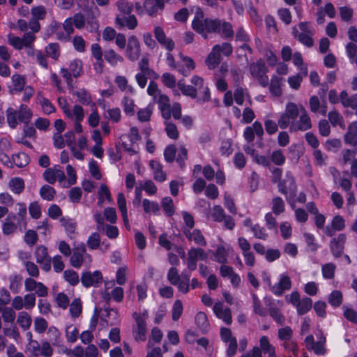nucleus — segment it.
I'll return each instance as SVG.
<instances>
[{"instance_id":"obj_11","label":"nucleus","mask_w":357,"mask_h":357,"mask_svg":"<svg viewBox=\"0 0 357 357\" xmlns=\"http://www.w3.org/2000/svg\"><path fill=\"white\" fill-rule=\"evenodd\" d=\"M215 315L222 319L226 324L230 325L232 322L231 312L229 308L223 309L222 304L215 303L213 307Z\"/></svg>"},{"instance_id":"obj_64","label":"nucleus","mask_w":357,"mask_h":357,"mask_svg":"<svg viewBox=\"0 0 357 357\" xmlns=\"http://www.w3.org/2000/svg\"><path fill=\"white\" fill-rule=\"evenodd\" d=\"M176 153V146L170 144L166 146L164 150V158L167 162H172L175 160Z\"/></svg>"},{"instance_id":"obj_19","label":"nucleus","mask_w":357,"mask_h":357,"mask_svg":"<svg viewBox=\"0 0 357 357\" xmlns=\"http://www.w3.org/2000/svg\"><path fill=\"white\" fill-rule=\"evenodd\" d=\"M17 121L22 123L24 125L30 123L32 117V112L27 105L21 104L20 109L17 110Z\"/></svg>"},{"instance_id":"obj_15","label":"nucleus","mask_w":357,"mask_h":357,"mask_svg":"<svg viewBox=\"0 0 357 357\" xmlns=\"http://www.w3.org/2000/svg\"><path fill=\"white\" fill-rule=\"evenodd\" d=\"M268 71L265 61L262 59L257 60L250 65V72L254 78H257L263 74H266Z\"/></svg>"},{"instance_id":"obj_61","label":"nucleus","mask_w":357,"mask_h":357,"mask_svg":"<svg viewBox=\"0 0 357 357\" xmlns=\"http://www.w3.org/2000/svg\"><path fill=\"white\" fill-rule=\"evenodd\" d=\"M29 212L33 219H38L41 216V207L37 201L30 203Z\"/></svg>"},{"instance_id":"obj_26","label":"nucleus","mask_w":357,"mask_h":357,"mask_svg":"<svg viewBox=\"0 0 357 357\" xmlns=\"http://www.w3.org/2000/svg\"><path fill=\"white\" fill-rule=\"evenodd\" d=\"M161 206L166 216L172 217L174 214V205L171 197H165L162 198L161 201Z\"/></svg>"},{"instance_id":"obj_48","label":"nucleus","mask_w":357,"mask_h":357,"mask_svg":"<svg viewBox=\"0 0 357 357\" xmlns=\"http://www.w3.org/2000/svg\"><path fill=\"white\" fill-rule=\"evenodd\" d=\"M195 322L200 329H205L209 326L206 314L204 312H199L195 317Z\"/></svg>"},{"instance_id":"obj_49","label":"nucleus","mask_w":357,"mask_h":357,"mask_svg":"<svg viewBox=\"0 0 357 357\" xmlns=\"http://www.w3.org/2000/svg\"><path fill=\"white\" fill-rule=\"evenodd\" d=\"M12 82L15 91L20 92L24 89L25 86V79L23 76L17 73H15L12 77Z\"/></svg>"},{"instance_id":"obj_42","label":"nucleus","mask_w":357,"mask_h":357,"mask_svg":"<svg viewBox=\"0 0 357 357\" xmlns=\"http://www.w3.org/2000/svg\"><path fill=\"white\" fill-rule=\"evenodd\" d=\"M7 123L10 128H15L17 126V110L12 107L6 109Z\"/></svg>"},{"instance_id":"obj_10","label":"nucleus","mask_w":357,"mask_h":357,"mask_svg":"<svg viewBox=\"0 0 357 357\" xmlns=\"http://www.w3.org/2000/svg\"><path fill=\"white\" fill-rule=\"evenodd\" d=\"M85 255V258H89V261H91V256L89 254H86V248L82 246L81 248H76L73 252V255L70 257V264L71 265L76 268H79L84 261V256Z\"/></svg>"},{"instance_id":"obj_44","label":"nucleus","mask_w":357,"mask_h":357,"mask_svg":"<svg viewBox=\"0 0 357 357\" xmlns=\"http://www.w3.org/2000/svg\"><path fill=\"white\" fill-rule=\"evenodd\" d=\"M272 211L275 215H279L284 211L285 204L283 199L280 197H274L272 199Z\"/></svg>"},{"instance_id":"obj_7","label":"nucleus","mask_w":357,"mask_h":357,"mask_svg":"<svg viewBox=\"0 0 357 357\" xmlns=\"http://www.w3.org/2000/svg\"><path fill=\"white\" fill-rule=\"evenodd\" d=\"M207 259V255L201 248H191L188 251L187 267L191 271H195L197 267V261H204Z\"/></svg>"},{"instance_id":"obj_20","label":"nucleus","mask_w":357,"mask_h":357,"mask_svg":"<svg viewBox=\"0 0 357 357\" xmlns=\"http://www.w3.org/2000/svg\"><path fill=\"white\" fill-rule=\"evenodd\" d=\"M82 61L79 59H75L70 61L68 65V73H70L71 76L75 78H77L83 73Z\"/></svg>"},{"instance_id":"obj_31","label":"nucleus","mask_w":357,"mask_h":357,"mask_svg":"<svg viewBox=\"0 0 357 357\" xmlns=\"http://www.w3.org/2000/svg\"><path fill=\"white\" fill-rule=\"evenodd\" d=\"M19 206L18 209V218L17 220V224L19 227L23 226L24 227H26V217L27 214V209L26 204L24 202H20L17 204Z\"/></svg>"},{"instance_id":"obj_2","label":"nucleus","mask_w":357,"mask_h":357,"mask_svg":"<svg viewBox=\"0 0 357 357\" xmlns=\"http://www.w3.org/2000/svg\"><path fill=\"white\" fill-rule=\"evenodd\" d=\"M278 191L286 197L288 202L294 200L297 193L296 181L291 172L285 174L284 178L278 184Z\"/></svg>"},{"instance_id":"obj_50","label":"nucleus","mask_w":357,"mask_h":357,"mask_svg":"<svg viewBox=\"0 0 357 357\" xmlns=\"http://www.w3.org/2000/svg\"><path fill=\"white\" fill-rule=\"evenodd\" d=\"M328 303L333 307H339L342 303V291H331L328 296Z\"/></svg>"},{"instance_id":"obj_18","label":"nucleus","mask_w":357,"mask_h":357,"mask_svg":"<svg viewBox=\"0 0 357 357\" xmlns=\"http://www.w3.org/2000/svg\"><path fill=\"white\" fill-rule=\"evenodd\" d=\"M178 89L182 94L195 99L197 96V89L192 85H186L183 79H180L177 83Z\"/></svg>"},{"instance_id":"obj_23","label":"nucleus","mask_w":357,"mask_h":357,"mask_svg":"<svg viewBox=\"0 0 357 357\" xmlns=\"http://www.w3.org/2000/svg\"><path fill=\"white\" fill-rule=\"evenodd\" d=\"M8 187L13 193L20 195L24 189V181L20 177L12 178L8 183Z\"/></svg>"},{"instance_id":"obj_22","label":"nucleus","mask_w":357,"mask_h":357,"mask_svg":"<svg viewBox=\"0 0 357 357\" xmlns=\"http://www.w3.org/2000/svg\"><path fill=\"white\" fill-rule=\"evenodd\" d=\"M294 38H296L301 43L307 47H311L314 45V40L310 33H298L296 26L293 28L292 31Z\"/></svg>"},{"instance_id":"obj_47","label":"nucleus","mask_w":357,"mask_h":357,"mask_svg":"<svg viewBox=\"0 0 357 357\" xmlns=\"http://www.w3.org/2000/svg\"><path fill=\"white\" fill-rule=\"evenodd\" d=\"M269 315L279 325L284 326L285 324V317L280 310L277 307H269Z\"/></svg>"},{"instance_id":"obj_1","label":"nucleus","mask_w":357,"mask_h":357,"mask_svg":"<svg viewBox=\"0 0 357 357\" xmlns=\"http://www.w3.org/2000/svg\"><path fill=\"white\" fill-rule=\"evenodd\" d=\"M191 26L204 39L213 35H219L223 39H231L234 36L233 26L229 22L217 17H205L200 8L196 10Z\"/></svg>"},{"instance_id":"obj_58","label":"nucleus","mask_w":357,"mask_h":357,"mask_svg":"<svg viewBox=\"0 0 357 357\" xmlns=\"http://www.w3.org/2000/svg\"><path fill=\"white\" fill-rule=\"evenodd\" d=\"M38 236L36 231L28 229L24 234V240L30 247L34 245L38 241Z\"/></svg>"},{"instance_id":"obj_25","label":"nucleus","mask_w":357,"mask_h":357,"mask_svg":"<svg viewBox=\"0 0 357 357\" xmlns=\"http://www.w3.org/2000/svg\"><path fill=\"white\" fill-rule=\"evenodd\" d=\"M104 57L107 62L109 63L112 66H116L118 62L123 61V58L112 49H109L105 51Z\"/></svg>"},{"instance_id":"obj_60","label":"nucleus","mask_w":357,"mask_h":357,"mask_svg":"<svg viewBox=\"0 0 357 357\" xmlns=\"http://www.w3.org/2000/svg\"><path fill=\"white\" fill-rule=\"evenodd\" d=\"M270 160L275 165L280 166L282 165L285 162V156L283 154L282 150H276L273 151Z\"/></svg>"},{"instance_id":"obj_53","label":"nucleus","mask_w":357,"mask_h":357,"mask_svg":"<svg viewBox=\"0 0 357 357\" xmlns=\"http://www.w3.org/2000/svg\"><path fill=\"white\" fill-rule=\"evenodd\" d=\"M214 46L218 47V52L221 55L222 54L225 56H229L233 53V47L228 42H223L221 44H216Z\"/></svg>"},{"instance_id":"obj_27","label":"nucleus","mask_w":357,"mask_h":357,"mask_svg":"<svg viewBox=\"0 0 357 357\" xmlns=\"http://www.w3.org/2000/svg\"><path fill=\"white\" fill-rule=\"evenodd\" d=\"M39 194L43 199L52 201L56 195V190L49 185H43L40 189Z\"/></svg>"},{"instance_id":"obj_36","label":"nucleus","mask_w":357,"mask_h":357,"mask_svg":"<svg viewBox=\"0 0 357 357\" xmlns=\"http://www.w3.org/2000/svg\"><path fill=\"white\" fill-rule=\"evenodd\" d=\"M78 98L79 102L84 105H89L92 101L91 96L85 89H82L73 93Z\"/></svg>"},{"instance_id":"obj_14","label":"nucleus","mask_w":357,"mask_h":357,"mask_svg":"<svg viewBox=\"0 0 357 357\" xmlns=\"http://www.w3.org/2000/svg\"><path fill=\"white\" fill-rule=\"evenodd\" d=\"M62 227H63L67 236L73 239L75 238V230L77 227V223L73 218L69 217H62L59 220Z\"/></svg>"},{"instance_id":"obj_6","label":"nucleus","mask_w":357,"mask_h":357,"mask_svg":"<svg viewBox=\"0 0 357 357\" xmlns=\"http://www.w3.org/2000/svg\"><path fill=\"white\" fill-rule=\"evenodd\" d=\"M346 242L347 236L343 233L339 234L330 241V252L335 259H338L343 255Z\"/></svg>"},{"instance_id":"obj_40","label":"nucleus","mask_w":357,"mask_h":357,"mask_svg":"<svg viewBox=\"0 0 357 357\" xmlns=\"http://www.w3.org/2000/svg\"><path fill=\"white\" fill-rule=\"evenodd\" d=\"M211 216L213 221L217 222H222L225 218V213L221 206L215 205L212 208Z\"/></svg>"},{"instance_id":"obj_39","label":"nucleus","mask_w":357,"mask_h":357,"mask_svg":"<svg viewBox=\"0 0 357 357\" xmlns=\"http://www.w3.org/2000/svg\"><path fill=\"white\" fill-rule=\"evenodd\" d=\"M122 105L123 107V112L126 115H134L135 104L132 98L128 96H124L122 100Z\"/></svg>"},{"instance_id":"obj_29","label":"nucleus","mask_w":357,"mask_h":357,"mask_svg":"<svg viewBox=\"0 0 357 357\" xmlns=\"http://www.w3.org/2000/svg\"><path fill=\"white\" fill-rule=\"evenodd\" d=\"M312 307V301L309 297L301 299L300 303L296 307L299 315H303L309 312Z\"/></svg>"},{"instance_id":"obj_63","label":"nucleus","mask_w":357,"mask_h":357,"mask_svg":"<svg viewBox=\"0 0 357 357\" xmlns=\"http://www.w3.org/2000/svg\"><path fill=\"white\" fill-rule=\"evenodd\" d=\"M82 196V191L79 187H73L69 190L68 197L73 203H79Z\"/></svg>"},{"instance_id":"obj_37","label":"nucleus","mask_w":357,"mask_h":357,"mask_svg":"<svg viewBox=\"0 0 357 357\" xmlns=\"http://www.w3.org/2000/svg\"><path fill=\"white\" fill-rule=\"evenodd\" d=\"M47 55L54 60H58L60 56V45L57 43H50L45 47Z\"/></svg>"},{"instance_id":"obj_21","label":"nucleus","mask_w":357,"mask_h":357,"mask_svg":"<svg viewBox=\"0 0 357 357\" xmlns=\"http://www.w3.org/2000/svg\"><path fill=\"white\" fill-rule=\"evenodd\" d=\"M282 77L277 75H273L271 79L269 85V91L273 96L280 97L282 95L281 89Z\"/></svg>"},{"instance_id":"obj_16","label":"nucleus","mask_w":357,"mask_h":357,"mask_svg":"<svg viewBox=\"0 0 357 357\" xmlns=\"http://www.w3.org/2000/svg\"><path fill=\"white\" fill-rule=\"evenodd\" d=\"M259 347L265 355L268 357H278L275 351V347L271 344L267 336L263 335L259 338Z\"/></svg>"},{"instance_id":"obj_32","label":"nucleus","mask_w":357,"mask_h":357,"mask_svg":"<svg viewBox=\"0 0 357 357\" xmlns=\"http://www.w3.org/2000/svg\"><path fill=\"white\" fill-rule=\"evenodd\" d=\"M213 260L218 263L225 264L227 263V252L223 245H218L213 255Z\"/></svg>"},{"instance_id":"obj_38","label":"nucleus","mask_w":357,"mask_h":357,"mask_svg":"<svg viewBox=\"0 0 357 357\" xmlns=\"http://www.w3.org/2000/svg\"><path fill=\"white\" fill-rule=\"evenodd\" d=\"M336 266L332 263H326L321 267L323 278L327 280H331L335 277Z\"/></svg>"},{"instance_id":"obj_28","label":"nucleus","mask_w":357,"mask_h":357,"mask_svg":"<svg viewBox=\"0 0 357 357\" xmlns=\"http://www.w3.org/2000/svg\"><path fill=\"white\" fill-rule=\"evenodd\" d=\"M116 6L120 13L119 15H130L133 10V4L128 0H119Z\"/></svg>"},{"instance_id":"obj_8","label":"nucleus","mask_w":357,"mask_h":357,"mask_svg":"<svg viewBox=\"0 0 357 357\" xmlns=\"http://www.w3.org/2000/svg\"><path fill=\"white\" fill-rule=\"evenodd\" d=\"M115 24L119 29L126 27L130 30H133L137 26L138 21L135 15L133 14L128 15H116Z\"/></svg>"},{"instance_id":"obj_57","label":"nucleus","mask_w":357,"mask_h":357,"mask_svg":"<svg viewBox=\"0 0 357 357\" xmlns=\"http://www.w3.org/2000/svg\"><path fill=\"white\" fill-rule=\"evenodd\" d=\"M34 255L37 262H42L44 259L49 258L47 248L43 245L36 247Z\"/></svg>"},{"instance_id":"obj_43","label":"nucleus","mask_w":357,"mask_h":357,"mask_svg":"<svg viewBox=\"0 0 357 357\" xmlns=\"http://www.w3.org/2000/svg\"><path fill=\"white\" fill-rule=\"evenodd\" d=\"M156 5L153 0H145L143 3L146 13L151 17H156L158 10H160Z\"/></svg>"},{"instance_id":"obj_34","label":"nucleus","mask_w":357,"mask_h":357,"mask_svg":"<svg viewBox=\"0 0 357 357\" xmlns=\"http://www.w3.org/2000/svg\"><path fill=\"white\" fill-rule=\"evenodd\" d=\"M17 322L24 331H26L31 326V318L27 312H21L18 314Z\"/></svg>"},{"instance_id":"obj_4","label":"nucleus","mask_w":357,"mask_h":357,"mask_svg":"<svg viewBox=\"0 0 357 357\" xmlns=\"http://www.w3.org/2000/svg\"><path fill=\"white\" fill-rule=\"evenodd\" d=\"M125 56L132 62L137 61L141 56V45L137 37L131 35L128 38Z\"/></svg>"},{"instance_id":"obj_46","label":"nucleus","mask_w":357,"mask_h":357,"mask_svg":"<svg viewBox=\"0 0 357 357\" xmlns=\"http://www.w3.org/2000/svg\"><path fill=\"white\" fill-rule=\"evenodd\" d=\"M293 336V330L289 326L280 328L278 331V338L280 341L287 342L291 340Z\"/></svg>"},{"instance_id":"obj_5","label":"nucleus","mask_w":357,"mask_h":357,"mask_svg":"<svg viewBox=\"0 0 357 357\" xmlns=\"http://www.w3.org/2000/svg\"><path fill=\"white\" fill-rule=\"evenodd\" d=\"M81 282L85 288H98L103 282V277L101 271H84L81 276Z\"/></svg>"},{"instance_id":"obj_12","label":"nucleus","mask_w":357,"mask_h":357,"mask_svg":"<svg viewBox=\"0 0 357 357\" xmlns=\"http://www.w3.org/2000/svg\"><path fill=\"white\" fill-rule=\"evenodd\" d=\"M149 166L153 172V178L155 181L161 183L166 180L167 174L162 170V165L160 162L155 160H151Z\"/></svg>"},{"instance_id":"obj_33","label":"nucleus","mask_w":357,"mask_h":357,"mask_svg":"<svg viewBox=\"0 0 357 357\" xmlns=\"http://www.w3.org/2000/svg\"><path fill=\"white\" fill-rule=\"evenodd\" d=\"M356 43L349 42L346 45L345 50L351 63H355L357 66V45Z\"/></svg>"},{"instance_id":"obj_56","label":"nucleus","mask_w":357,"mask_h":357,"mask_svg":"<svg viewBox=\"0 0 357 357\" xmlns=\"http://www.w3.org/2000/svg\"><path fill=\"white\" fill-rule=\"evenodd\" d=\"M107 116L112 123H119L121 119V112L119 107L109 108L107 110Z\"/></svg>"},{"instance_id":"obj_59","label":"nucleus","mask_w":357,"mask_h":357,"mask_svg":"<svg viewBox=\"0 0 357 357\" xmlns=\"http://www.w3.org/2000/svg\"><path fill=\"white\" fill-rule=\"evenodd\" d=\"M163 84L169 89H173L176 85L175 77L169 73H164L161 77Z\"/></svg>"},{"instance_id":"obj_45","label":"nucleus","mask_w":357,"mask_h":357,"mask_svg":"<svg viewBox=\"0 0 357 357\" xmlns=\"http://www.w3.org/2000/svg\"><path fill=\"white\" fill-rule=\"evenodd\" d=\"M31 14L33 19L37 20H44L47 15L46 8L43 5L33 6L31 10Z\"/></svg>"},{"instance_id":"obj_51","label":"nucleus","mask_w":357,"mask_h":357,"mask_svg":"<svg viewBox=\"0 0 357 357\" xmlns=\"http://www.w3.org/2000/svg\"><path fill=\"white\" fill-rule=\"evenodd\" d=\"M168 137L172 139H177L179 137V132L176 126L171 122L165 123V129Z\"/></svg>"},{"instance_id":"obj_54","label":"nucleus","mask_w":357,"mask_h":357,"mask_svg":"<svg viewBox=\"0 0 357 357\" xmlns=\"http://www.w3.org/2000/svg\"><path fill=\"white\" fill-rule=\"evenodd\" d=\"M344 308V312L343 315L344 317L349 321L351 322L352 324H357V311H356L352 307H348L345 305L343 306Z\"/></svg>"},{"instance_id":"obj_30","label":"nucleus","mask_w":357,"mask_h":357,"mask_svg":"<svg viewBox=\"0 0 357 357\" xmlns=\"http://www.w3.org/2000/svg\"><path fill=\"white\" fill-rule=\"evenodd\" d=\"M143 208L145 213L152 212L154 215H159L160 206L157 202H151L145 198L142 201Z\"/></svg>"},{"instance_id":"obj_35","label":"nucleus","mask_w":357,"mask_h":357,"mask_svg":"<svg viewBox=\"0 0 357 357\" xmlns=\"http://www.w3.org/2000/svg\"><path fill=\"white\" fill-rule=\"evenodd\" d=\"M12 158L14 164L17 167H24L30 162L29 155L25 153L15 154L13 155Z\"/></svg>"},{"instance_id":"obj_13","label":"nucleus","mask_w":357,"mask_h":357,"mask_svg":"<svg viewBox=\"0 0 357 357\" xmlns=\"http://www.w3.org/2000/svg\"><path fill=\"white\" fill-rule=\"evenodd\" d=\"M220 61L221 56L218 52V47L213 46L205 60V63L208 69L213 70L218 66Z\"/></svg>"},{"instance_id":"obj_3","label":"nucleus","mask_w":357,"mask_h":357,"mask_svg":"<svg viewBox=\"0 0 357 357\" xmlns=\"http://www.w3.org/2000/svg\"><path fill=\"white\" fill-rule=\"evenodd\" d=\"M221 340L227 344L226 354L227 357H234L238 350V342L229 328L222 327L220 332Z\"/></svg>"},{"instance_id":"obj_62","label":"nucleus","mask_w":357,"mask_h":357,"mask_svg":"<svg viewBox=\"0 0 357 357\" xmlns=\"http://www.w3.org/2000/svg\"><path fill=\"white\" fill-rule=\"evenodd\" d=\"M100 244V236L98 232L92 233L87 240L88 247L91 250L97 249Z\"/></svg>"},{"instance_id":"obj_24","label":"nucleus","mask_w":357,"mask_h":357,"mask_svg":"<svg viewBox=\"0 0 357 357\" xmlns=\"http://www.w3.org/2000/svg\"><path fill=\"white\" fill-rule=\"evenodd\" d=\"M328 118L333 127L338 126L342 129L345 128L344 118L337 110L331 111L328 114Z\"/></svg>"},{"instance_id":"obj_55","label":"nucleus","mask_w":357,"mask_h":357,"mask_svg":"<svg viewBox=\"0 0 357 357\" xmlns=\"http://www.w3.org/2000/svg\"><path fill=\"white\" fill-rule=\"evenodd\" d=\"M64 279L71 285H76L79 282V275L77 272L73 270H66L63 272Z\"/></svg>"},{"instance_id":"obj_17","label":"nucleus","mask_w":357,"mask_h":357,"mask_svg":"<svg viewBox=\"0 0 357 357\" xmlns=\"http://www.w3.org/2000/svg\"><path fill=\"white\" fill-rule=\"evenodd\" d=\"M340 102L344 107L357 109V93L348 96L347 91L343 90L340 92Z\"/></svg>"},{"instance_id":"obj_52","label":"nucleus","mask_w":357,"mask_h":357,"mask_svg":"<svg viewBox=\"0 0 357 357\" xmlns=\"http://www.w3.org/2000/svg\"><path fill=\"white\" fill-rule=\"evenodd\" d=\"M303 236L307 247L310 248L311 251L316 252L320 245L316 242L314 235L311 233L306 232L304 233Z\"/></svg>"},{"instance_id":"obj_9","label":"nucleus","mask_w":357,"mask_h":357,"mask_svg":"<svg viewBox=\"0 0 357 357\" xmlns=\"http://www.w3.org/2000/svg\"><path fill=\"white\" fill-rule=\"evenodd\" d=\"M312 128V122L310 116L305 111L299 117V120L296 122H291L289 126V131L291 132L301 131H305Z\"/></svg>"},{"instance_id":"obj_41","label":"nucleus","mask_w":357,"mask_h":357,"mask_svg":"<svg viewBox=\"0 0 357 357\" xmlns=\"http://www.w3.org/2000/svg\"><path fill=\"white\" fill-rule=\"evenodd\" d=\"M283 114H286V116L292 119V122H294L299 114L296 104L291 102H288L286 105L285 110Z\"/></svg>"}]
</instances>
